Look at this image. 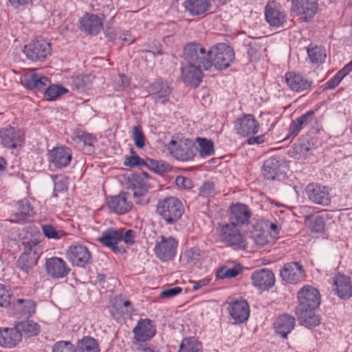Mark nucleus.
<instances>
[{"label":"nucleus","instance_id":"obj_29","mask_svg":"<svg viewBox=\"0 0 352 352\" xmlns=\"http://www.w3.org/2000/svg\"><path fill=\"white\" fill-rule=\"evenodd\" d=\"M285 78L287 86L294 91L299 92L307 90L312 85V81L308 80L302 76L295 72L286 73Z\"/></svg>","mask_w":352,"mask_h":352},{"label":"nucleus","instance_id":"obj_55","mask_svg":"<svg viewBox=\"0 0 352 352\" xmlns=\"http://www.w3.org/2000/svg\"><path fill=\"white\" fill-rule=\"evenodd\" d=\"M52 352H76L74 346L69 341H58L54 344Z\"/></svg>","mask_w":352,"mask_h":352},{"label":"nucleus","instance_id":"obj_59","mask_svg":"<svg viewBox=\"0 0 352 352\" xmlns=\"http://www.w3.org/2000/svg\"><path fill=\"white\" fill-rule=\"evenodd\" d=\"M119 232V241H123L126 244H133L135 242L136 236L135 232L132 230H128L125 232L123 230L118 231Z\"/></svg>","mask_w":352,"mask_h":352},{"label":"nucleus","instance_id":"obj_53","mask_svg":"<svg viewBox=\"0 0 352 352\" xmlns=\"http://www.w3.org/2000/svg\"><path fill=\"white\" fill-rule=\"evenodd\" d=\"M214 184L207 181L203 183L199 188V195L204 197H212L216 195Z\"/></svg>","mask_w":352,"mask_h":352},{"label":"nucleus","instance_id":"obj_63","mask_svg":"<svg viewBox=\"0 0 352 352\" xmlns=\"http://www.w3.org/2000/svg\"><path fill=\"white\" fill-rule=\"evenodd\" d=\"M129 85L128 78L124 75L119 74L118 80L116 81V89L122 91Z\"/></svg>","mask_w":352,"mask_h":352},{"label":"nucleus","instance_id":"obj_20","mask_svg":"<svg viewBox=\"0 0 352 352\" xmlns=\"http://www.w3.org/2000/svg\"><path fill=\"white\" fill-rule=\"evenodd\" d=\"M251 278L253 285L261 290H268L275 283L274 274L268 269H261L254 272Z\"/></svg>","mask_w":352,"mask_h":352},{"label":"nucleus","instance_id":"obj_62","mask_svg":"<svg viewBox=\"0 0 352 352\" xmlns=\"http://www.w3.org/2000/svg\"><path fill=\"white\" fill-rule=\"evenodd\" d=\"M309 151V148L306 143H299L294 144L292 153L298 155L305 156Z\"/></svg>","mask_w":352,"mask_h":352},{"label":"nucleus","instance_id":"obj_21","mask_svg":"<svg viewBox=\"0 0 352 352\" xmlns=\"http://www.w3.org/2000/svg\"><path fill=\"white\" fill-rule=\"evenodd\" d=\"M302 266L298 262L286 263L280 272L283 280L288 283H297L304 276Z\"/></svg>","mask_w":352,"mask_h":352},{"label":"nucleus","instance_id":"obj_10","mask_svg":"<svg viewBox=\"0 0 352 352\" xmlns=\"http://www.w3.org/2000/svg\"><path fill=\"white\" fill-rule=\"evenodd\" d=\"M260 125L252 114H243L234 122L237 133L243 137H248L258 133Z\"/></svg>","mask_w":352,"mask_h":352},{"label":"nucleus","instance_id":"obj_30","mask_svg":"<svg viewBox=\"0 0 352 352\" xmlns=\"http://www.w3.org/2000/svg\"><path fill=\"white\" fill-rule=\"evenodd\" d=\"M315 112L314 111H309L301 116L294 120L289 126V133L286 137L287 139L295 138L305 126L311 124L314 119Z\"/></svg>","mask_w":352,"mask_h":352},{"label":"nucleus","instance_id":"obj_31","mask_svg":"<svg viewBox=\"0 0 352 352\" xmlns=\"http://www.w3.org/2000/svg\"><path fill=\"white\" fill-rule=\"evenodd\" d=\"M102 28V23L96 14H86L80 20V29L90 34H97Z\"/></svg>","mask_w":352,"mask_h":352},{"label":"nucleus","instance_id":"obj_57","mask_svg":"<svg viewBox=\"0 0 352 352\" xmlns=\"http://www.w3.org/2000/svg\"><path fill=\"white\" fill-rule=\"evenodd\" d=\"M74 139L83 142L85 145L89 146H92L93 143L96 141V138L91 134L82 131H78L74 133Z\"/></svg>","mask_w":352,"mask_h":352},{"label":"nucleus","instance_id":"obj_18","mask_svg":"<svg viewBox=\"0 0 352 352\" xmlns=\"http://www.w3.org/2000/svg\"><path fill=\"white\" fill-rule=\"evenodd\" d=\"M0 138L3 146L14 148L21 145L24 140V133L15 128L8 126L0 131Z\"/></svg>","mask_w":352,"mask_h":352},{"label":"nucleus","instance_id":"obj_52","mask_svg":"<svg viewBox=\"0 0 352 352\" xmlns=\"http://www.w3.org/2000/svg\"><path fill=\"white\" fill-rule=\"evenodd\" d=\"M132 134L136 147L142 148L145 145V138L142 127L140 125L133 126Z\"/></svg>","mask_w":352,"mask_h":352},{"label":"nucleus","instance_id":"obj_43","mask_svg":"<svg viewBox=\"0 0 352 352\" xmlns=\"http://www.w3.org/2000/svg\"><path fill=\"white\" fill-rule=\"evenodd\" d=\"M77 348L80 352H100L97 341L90 336H84L78 340Z\"/></svg>","mask_w":352,"mask_h":352},{"label":"nucleus","instance_id":"obj_36","mask_svg":"<svg viewBox=\"0 0 352 352\" xmlns=\"http://www.w3.org/2000/svg\"><path fill=\"white\" fill-rule=\"evenodd\" d=\"M250 238L258 248H263L271 243L273 239L270 236L267 231H265L261 225L256 224L251 232Z\"/></svg>","mask_w":352,"mask_h":352},{"label":"nucleus","instance_id":"obj_35","mask_svg":"<svg viewBox=\"0 0 352 352\" xmlns=\"http://www.w3.org/2000/svg\"><path fill=\"white\" fill-rule=\"evenodd\" d=\"M184 6L190 15L199 16L208 10L210 3L208 0H186Z\"/></svg>","mask_w":352,"mask_h":352},{"label":"nucleus","instance_id":"obj_48","mask_svg":"<svg viewBox=\"0 0 352 352\" xmlns=\"http://www.w3.org/2000/svg\"><path fill=\"white\" fill-rule=\"evenodd\" d=\"M241 268L239 266H235L230 268L227 266L221 267L217 272V277L220 279L226 278H234L241 272Z\"/></svg>","mask_w":352,"mask_h":352},{"label":"nucleus","instance_id":"obj_49","mask_svg":"<svg viewBox=\"0 0 352 352\" xmlns=\"http://www.w3.org/2000/svg\"><path fill=\"white\" fill-rule=\"evenodd\" d=\"M183 257L187 264L191 266L196 265L200 259L199 250L196 248L187 250L184 252Z\"/></svg>","mask_w":352,"mask_h":352},{"label":"nucleus","instance_id":"obj_11","mask_svg":"<svg viewBox=\"0 0 352 352\" xmlns=\"http://www.w3.org/2000/svg\"><path fill=\"white\" fill-rule=\"evenodd\" d=\"M309 199L313 203L322 206L331 204V197L328 187L316 183L309 184L305 188Z\"/></svg>","mask_w":352,"mask_h":352},{"label":"nucleus","instance_id":"obj_44","mask_svg":"<svg viewBox=\"0 0 352 352\" xmlns=\"http://www.w3.org/2000/svg\"><path fill=\"white\" fill-rule=\"evenodd\" d=\"M178 352H202L201 343L193 337L184 338L179 345Z\"/></svg>","mask_w":352,"mask_h":352},{"label":"nucleus","instance_id":"obj_15","mask_svg":"<svg viewBox=\"0 0 352 352\" xmlns=\"http://www.w3.org/2000/svg\"><path fill=\"white\" fill-rule=\"evenodd\" d=\"M317 8L316 0H292V13L303 21L312 18Z\"/></svg>","mask_w":352,"mask_h":352},{"label":"nucleus","instance_id":"obj_23","mask_svg":"<svg viewBox=\"0 0 352 352\" xmlns=\"http://www.w3.org/2000/svg\"><path fill=\"white\" fill-rule=\"evenodd\" d=\"M134 339L138 342L151 340L155 334V326L149 319L140 320L133 329Z\"/></svg>","mask_w":352,"mask_h":352},{"label":"nucleus","instance_id":"obj_27","mask_svg":"<svg viewBox=\"0 0 352 352\" xmlns=\"http://www.w3.org/2000/svg\"><path fill=\"white\" fill-rule=\"evenodd\" d=\"M335 294L343 300L352 297V284L350 278L345 275L338 274L333 278Z\"/></svg>","mask_w":352,"mask_h":352},{"label":"nucleus","instance_id":"obj_26","mask_svg":"<svg viewBox=\"0 0 352 352\" xmlns=\"http://www.w3.org/2000/svg\"><path fill=\"white\" fill-rule=\"evenodd\" d=\"M49 155L50 161L57 168L68 166L72 157L71 149L66 146L54 148Z\"/></svg>","mask_w":352,"mask_h":352},{"label":"nucleus","instance_id":"obj_8","mask_svg":"<svg viewBox=\"0 0 352 352\" xmlns=\"http://www.w3.org/2000/svg\"><path fill=\"white\" fill-rule=\"evenodd\" d=\"M177 246L178 241L175 238L160 235L156 239L153 252L160 261L166 262L174 258Z\"/></svg>","mask_w":352,"mask_h":352},{"label":"nucleus","instance_id":"obj_17","mask_svg":"<svg viewBox=\"0 0 352 352\" xmlns=\"http://www.w3.org/2000/svg\"><path fill=\"white\" fill-rule=\"evenodd\" d=\"M45 266L47 274L53 278L66 277L70 272V268L66 262L56 256L47 258Z\"/></svg>","mask_w":352,"mask_h":352},{"label":"nucleus","instance_id":"obj_45","mask_svg":"<svg viewBox=\"0 0 352 352\" xmlns=\"http://www.w3.org/2000/svg\"><path fill=\"white\" fill-rule=\"evenodd\" d=\"M146 166L155 173L162 174L171 170V166L165 161L155 160L151 158L145 160Z\"/></svg>","mask_w":352,"mask_h":352},{"label":"nucleus","instance_id":"obj_4","mask_svg":"<svg viewBox=\"0 0 352 352\" xmlns=\"http://www.w3.org/2000/svg\"><path fill=\"white\" fill-rule=\"evenodd\" d=\"M236 226L231 223L219 224L218 227L219 239L234 250H245L248 245L247 239Z\"/></svg>","mask_w":352,"mask_h":352},{"label":"nucleus","instance_id":"obj_56","mask_svg":"<svg viewBox=\"0 0 352 352\" xmlns=\"http://www.w3.org/2000/svg\"><path fill=\"white\" fill-rule=\"evenodd\" d=\"M14 297L5 287L0 284V307H7L14 301Z\"/></svg>","mask_w":352,"mask_h":352},{"label":"nucleus","instance_id":"obj_16","mask_svg":"<svg viewBox=\"0 0 352 352\" xmlns=\"http://www.w3.org/2000/svg\"><path fill=\"white\" fill-rule=\"evenodd\" d=\"M148 90L155 103L166 104L169 101L171 89L167 82L157 80L148 86Z\"/></svg>","mask_w":352,"mask_h":352},{"label":"nucleus","instance_id":"obj_28","mask_svg":"<svg viewBox=\"0 0 352 352\" xmlns=\"http://www.w3.org/2000/svg\"><path fill=\"white\" fill-rule=\"evenodd\" d=\"M262 172L263 176L269 180L280 179L284 170L282 163L276 157H270L265 161Z\"/></svg>","mask_w":352,"mask_h":352},{"label":"nucleus","instance_id":"obj_14","mask_svg":"<svg viewBox=\"0 0 352 352\" xmlns=\"http://www.w3.org/2000/svg\"><path fill=\"white\" fill-rule=\"evenodd\" d=\"M229 210L230 223L235 226H244L249 223L252 211L248 206L241 203L232 204Z\"/></svg>","mask_w":352,"mask_h":352},{"label":"nucleus","instance_id":"obj_41","mask_svg":"<svg viewBox=\"0 0 352 352\" xmlns=\"http://www.w3.org/2000/svg\"><path fill=\"white\" fill-rule=\"evenodd\" d=\"M38 258L27 254H21L17 260L16 266L20 270L28 274L36 265Z\"/></svg>","mask_w":352,"mask_h":352},{"label":"nucleus","instance_id":"obj_6","mask_svg":"<svg viewBox=\"0 0 352 352\" xmlns=\"http://www.w3.org/2000/svg\"><path fill=\"white\" fill-rule=\"evenodd\" d=\"M23 53L27 58L34 62H43L52 54V45L47 40L36 38L25 45Z\"/></svg>","mask_w":352,"mask_h":352},{"label":"nucleus","instance_id":"obj_22","mask_svg":"<svg viewBox=\"0 0 352 352\" xmlns=\"http://www.w3.org/2000/svg\"><path fill=\"white\" fill-rule=\"evenodd\" d=\"M133 311L132 303L124 300L122 295L116 296L111 301L110 313L116 320L130 315Z\"/></svg>","mask_w":352,"mask_h":352},{"label":"nucleus","instance_id":"obj_42","mask_svg":"<svg viewBox=\"0 0 352 352\" xmlns=\"http://www.w3.org/2000/svg\"><path fill=\"white\" fill-rule=\"evenodd\" d=\"M22 244L23 245V252L22 254H27V255H32L39 258L43 253L42 245L36 239L25 240L22 242Z\"/></svg>","mask_w":352,"mask_h":352},{"label":"nucleus","instance_id":"obj_60","mask_svg":"<svg viewBox=\"0 0 352 352\" xmlns=\"http://www.w3.org/2000/svg\"><path fill=\"white\" fill-rule=\"evenodd\" d=\"M182 291V289L180 287H164L160 293V297L162 298H170L180 294Z\"/></svg>","mask_w":352,"mask_h":352},{"label":"nucleus","instance_id":"obj_2","mask_svg":"<svg viewBox=\"0 0 352 352\" xmlns=\"http://www.w3.org/2000/svg\"><path fill=\"white\" fill-rule=\"evenodd\" d=\"M155 212L167 225H174L184 213V206L178 198L169 196L158 200Z\"/></svg>","mask_w":352,"mask_h":352},{"label":"nucleus","instance_id":"obj_9","mask_svg":"<svg viewBox=\"0 0 352 352\" xmlns=\"http://www.w3.org/2000/svg\"><path fill=\"white\" fill-rule=\"evenodd\" d=\"M67 257L73 265L80 267H85L91 262V252L86 246L79 243L69 247Z\"/></svg>","mask_w":352,"mask_h":352},{"label":"nucleus","instance_id":"obj_5","mask_svg":"<svg viewBox=\"0 0 352 352\" xmlns=\"http://www.w3.org/2000/svg\"><path fill=\"white\" fill-rule=\"evenodd\" d=\"M211 67L214 66L217 69L229 67L234 60L233 49L224 43H217L210 49Z\"/></svg>","mask_w":352,"mask_h":352},{"label":"nucleus","instance_id":"obj_61","mask_svg":"<svg viewBox=\"0 0 352 352\" xmlns=\"http://www.w3.org/2000/svg\"><path fill=\"white\" fill-rule=\"evenodd\" d=\"M176 185L181 188L190 189L193 187L192 181L186 177L179 175L175 179Z\"/></svg>","mask_w":352,"mask_h":352},{"label":"nucleus","instance_id":"obj_50","mask_svg":"<svg viewBox=\"0 0 352 352\" xmlns=\"http://www.w3.org/2000/svg\"><path fill=\"white\" fill-rule=\"evenodd\" d=\"M42 231L43 234L48 239H59L65 234L64 231L57 230L54 227L48 224L42 226Z\"/></svg>","mask_w":352,"mask_h":352},{"label":"nucleus","instance_id":"obj_32","mask_svg":"<svg viewBox=\"0 0 352 352\" xmlns=\"http://www.w3.org/2000/svg\"><path fill=\"white\" fill-rule=\"evenodd\" d=\"M203 68L195 64L188 63L182 68V78L186 83L199 84L202 78Z\"/></svg>","mask_w":352,"mask_h":352},{"label":"nucleus","instance_id":"obj_24","mask_svg":"<svg viewBox=\"0 0 352 352\" xmlns=\"http://www.w3.org/2000/svg\"><path fill=\"white\" fill-rule=\"evenodd\" d=\"M131 196L129 192H122L118 196L111 197L107 203L109 209L118 214L129 212L132 207L131 202L128 200Z\"/></svg>","mask_w":352,"mask_h":352},{"label":"nucleus","instance_id":"obj_1","mask_svg":"<svg viewBox=\"0 0 352 352\" xmlns=\"http://www.w3.org/2000/svg\"><path fill=\"white\" fill-rule=\"evenodd\" d=\"M298 305L295 314L301 324L311 329L319 325L320 321L316 309L320 305V294L311 285H305L298 292Z\"/></svg>","mask_w":352,"mask_h":352},{"label":"nucleus","instance_id":"obj_25","mask_svg":"<svg viewBox=\"0 0 352 352\" xmlns=\"http://www.w3.org/2000/svg\"><path fill=\"white\" fill-rule=\"evenodd\" d=\"M296 326V318L289 314L278 316L274 321V327L276 334L286 338Z\"/></svg>","mask_w":352,"mask_h":352},{"label":"nucleus","instance_id":"obj_38","mask_svg":"<svg viewBox=\"0 0 352 352\" xmlns=\"http://www.w3.org/2000/svg\"><path fill=\"white\" fill-rule=\"evenodd\" d=\"M36 303L30 299H17L16 309L26 318L31 317L35 313Z\"/></svg>","mask_w":352,"mask_h":352},{"label":"nucleus","instance_id":"obj_47","mask_svg":"<svg viewBox=\"0 0 352 352\" xmlns=\"http://www.w3.org/2000/svg\"><path fill=\"white\" fill-rule=\"evenodd\" d=\"M197 142L199 146V155L201 157L210 156L214 154V144L210 140L204 138H197Z\"/></svg>","mask_w":352,"mask_h":352},{"label":"nucleus","instance_id":"obj_37","mask_svg":"<svg viewBox=\"0 0 352 352\" xmlns=\"http://www.w3.org/2000/svg\"><path fill=\"white\" fill-rule=\"evenodd\" d=\"M50 83V80L46 76L38 77L36 74H32L25 79V84L30 89H36L41 91H45Z\"/></svg>","mask_w":352,"mask_h":352},{"label":"nucleus","instance_id":"obj_34","mask_svg":"<svg viewBox=\"0 0 352 352\" xmlns=\"http://www.w3.org/2000/svg\"><path fill=\"white\" fill-rule=\"evenodd\" d=\"M119 236L118 230L114 228H109L102 233L99 241L104 245L110 248L114 252H121L124 251V250L117 245L119 242Z\"/></svg>","mask_w":352,"mask_h":352},{"label":"nucleus","instance_id":"obj_64","mask_svg":"<svg viewBox=\"0 0 352 352\" xmlns=\"http://www.w3.org/2000/svg\"><path fill=\"white\" fill-rule=\"evenodd\" d=\"M262 49V46L259 45L256 42L254 41L250 43L248 48V55L252 58H256L257 56V52Z\"/></svg>","mask_w":352,"mask_h":352},{"label":"nucleus","instance_id":"obj_12","mask_svg":"<svg viewBox=\"0 0 352 352\" xmlns=\"http://www.w3.org/2000/svg\"><path fill=\"white\" fill-rule=\"evenodd\" d=\"M265 17L271 27L280 28L286 21V13L281 6L274 1H270L265 8Z\"/></svg>","mask_w":352,"mask_h":352},{"label":"nucleus","instance_id":"obj_7","mask_svg":"<svg viewBox=\"0 0 352 352\" xmlns=\"http://www.w3.org/2000/svg\"><path fill=\"white\" fill-rule=\"evenodd\" d=\"M167 149L173 157L182 162L192 160L197 151L195 142L189 139L178 141L171 140L167 146Z\"/></svg>","mask_w":352,"mask_h":352},{"label":"nucleus","instance_id":"obj_19","mask_svg":"<svg viewBox=\"0 0 352 352\" xmlns=\"http://www.w3.org/2000/svg\"><path fill=\"white\" fill-rule=\"evenodd\" d=\"M22 341V333L16 324L13 327H0V346L5 348H14Z\"/></svg>","mask_w":352,"mask_h":352},{"label":"nucleus","instance_id":"obj_33","mask_svg":"<svg viewBox=\"0 0 352 352\" xmlns=\"http://www.w3.org/2000/svg\"><path fill=\"white\" fill-rule=\"evenodd\" d=\"M230 314L233 319L243 322L248 320L250 315L249 305L246 300H240L230 305Z\"/></svg>","mask_w":352,"mask_h":352},{"label":"nucleus","instance_id":"obj_3","mask_svg":"<svg viewBox=\"0 0 352 352\" xmlns=\"http://www.w3.org/2000/svg\"><path fill=\"white\" fill-rule=\"evenodd\" d=\"M210 50L206 51L204 46L197 42H190L184 47V58L190 64H195L204 70L211 69Z\"/></svg>","mask_w":352,"mask_h":352},{"label":"nucleus","instance_id":"obj_58","mask_svg":"<svg viewBox=\"0 0 352 352\" xmlns=\"http://www.w3.org/2000/svg\"><path fill=\"white\" fill-rule=\"evenodd\" d=\"M132 155L126 157L124 160V164L126 166H146L145 160L140 158L138 155L131 150Z\"/></svg>","mask_w":352,"mask_h":352},{"label":"nucleus","instance_id":"obj_40","mask_svg":"<svg viewBox=\"0 0 352 352\" xmlns=\"http://www.w3.org/2000/svg\"><path fill=\"white\" fill-rule=\"evenodd\" d=\"M19 331L27 337L35 336L40 332L39 325L33 320H23L16 323Z\"/></svg>","mask_w":352,"mask_h":352},{"label":"nucleus","instance_id":"obj_13","mask_svg":"<svg viewBox=\"0 0 352 352\" xmlns=\"http://www.w3.org/2000/svg\"><path fill=\"white\" fill-rule=\"evenodd\" d=\"M148 180L149 175L146 172L140 171L131 175L130 178L131 190L137 204H140V199L145 195L150 188Z\"/></svg>","mask_w":352,"mask_h":352},{"label":"nucleus","instance_id":"obj_46","mask_svg":"<svg viewBox=\"0 0 352 352\" xmlns=\"http://www.w3.org/2000/svg\"><path fill=\"white\" fill-rule=\"evenodd\" d=\"M16 207L15 217L19 219H25L30 216L32 208L28 199H23L17 201Z\"/></svg>","mask_w":352,"mask_h":352},{"label":"nucleus","instance_id":"obj_39","mask_svg":"<svg viewBox=\"0 0 352 352\" xmlns=\"http://www.w3.org/2000/svg\"><path fill=\"white\" fill-rule=\"evenodd\" d=\"M307 53L310 61L314 64L322 63L327 57L323 47L311 44L307 47Z\"/></svg>","mask_w":352,"mask_h":352},{"label":"nucleus","instance_id":"obj_54","mask_svg":"<svg viewBox=\"0 0 352 352\" xmlns=\"http://www.w3.org/2000/svg\"><path fill=\"white\" fill-rule=\"evenodd\" d=\"M309 228L311 232L320 233L324 228V221L322 216L316 215L311 218Z\"/></svg>","mask_w":352,"mask_h":352},{"label":"nucleus","instance_id":"obj_51","mask_svg":"<svg viewBox=\"0 0 352 352\" xmlns=\"http://www.w3.org/2000/svg\"><path fill=\"white\" fill-rule=\"evenodd\" d=\"M68 91L67 89L59 87L57 85H49L45 91V96L47 97L48 100H54L57 97L62 96L63 94L67 93Z\"/></svg>","mask_w":352,"mask_h":352}]
</instances>
